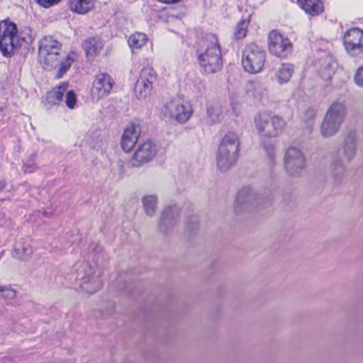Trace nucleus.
<instances>
[{
    "instance_id": "nucleus-1",
    "label": "nucleus",
    "mask_w": 363,
    "mask_h": 363,
    "mask_svg": "<svg viewBox=\"0 0 363 363\" xmlns=\"http://www.w3.org/2000/svg\"><path fill=\"white\" fill-rule=\"evenodd\" d=\"M198 62L207 74L219 72L223 66V59L218 39L214 34L207 33L194 43Z\"/></svg>"
},
{
    "instance_id": "nucleus-2",
    "label": "nucleus",
    "mask_w": 363,
    "mask_h": 363,
    "mask_svg": "<svg viewBox=\"0 0 363 363\" xmlns=\"http://www.w3.org/2000/svg\"><path fill=\"white\" fill-rule=\"evenodd\" d=\"M62 45L52 36L44 37L39 43L38 57L45 69L51 70L58 67L57 78H61L75 60L70 55L60 57Z\"/></svg>"
},
{
    "instance_id": "nucleus-3",
    "label": "nucleus",
    "mask_w": 363,
    "mask_h": 363,
    "mask_svg": "<svg viewBox=\"0 0 363 363\" xmlns=\"http://www.w3.org/2000/svg\"><path fill=\"white\" fill-rule=\"evenodd\" d=\"M240 140L233 132L226 133L222 138L216 152V165L221 172H226L234 167L240 153Z\"/></svg>"
},
{
    "instance_id": "nucleus-4",
    "label": "nucleus",
    "mask_w": 363,
    "mask_h": 363,
    "mask_svg": "<svg viewBox=\"0 0 363 363\" xmlns=\"http://www.w3.org/2000/svg\"><path fill=\"white\" fill-rule=\"evenodd\" d=\"M347 116L344 104L333 102L327 109L320 127V135L325 138L335 136L340 131Z\"/></svg>"
},
{
    "instance_id": "nucleus-5",
    "label": "nucleus",
    "mask_w": 363,
    "mask_h": 363,
    "mask_svg": "<svg viewBox=\"0 0 363 363\" xmlns=\"http://www.w3.org/2000/svg\"><path fill=\"white\" fill-rule=\"evenodd\" d=\"M254 123L262 139L274 138L280 135L286 125L283 118L272 112H259L254 117Z\"/></svg>"
},
{
    "instance_id": "nucleus-6",
    "label": "nucleus",
    "mask_w": 363,
    "mask_h": 363,
    "mask_svg": "<svg viewBox=\"0 0 363 363\" xmlns=\"http://www.w3.org/2000/svg\"><path fill=\"white\" fill-rule=\"evenodd\" d=\"M76 273V281L84 292L93 294L102 287L101 272L89 263L84 262L77 265Z\"/></svg>"
},
{
    "instance_id": "nucleus-7",
    "label": "nucleus",
    "mask_w": 363,
    "mask_h": 363,
    "mask_svg": "<svg viewBox=\"0 0 363 363\" xmlns=\"http://www.w3.org/2000/svg\"><path fill=\"white\" fill-rule=\"evenodd\" d=\"M1 54L6 57L13 55L17 48L21 46V42L25 41L27 44L32 43L30 37L29 40L25 38H20L16 24L9 19L1 21Z\"/></svg>"
},
{
    "instance_id": "nucleus-8",
    "label": "nucleus",
    "mask_w": 363,
    "mask_h": 363,
    "mask_svg": "<svg viewBox=\"0 0 363 363\" xmlns=\"http://www.w3.org/2000/svg\"><path fill=\"white\" fill-rule=\"evenodd\" d=\"M265 63V52L255 43L247 45L242 51V65L244 69L251 74L262 71Z\"/></svg>"
},
{
    "instance_id": "nucleus-9",
    "label": "nucleus",
    "mask_w": 363,
    "mask_h": 363,
    "mask_svg": "<svg viewBox=\"0 0 363 363\" xmlns=\"http://www.w3.org/2000/svg\"><path fill=\"white\" fill-rule=\"evenodd\" d=\"M164 113L178 123H184L191 118L193 110L191 106L184 99L174 98L166 103Z\"/></svg>"
},
{
    "instance_id": "nucleus-10",
    "label": "nucleus",
    "mask_w": 363,
    "mask_h": 363,
    "mask_svg": "<svg viewBox=\"0 0 363 363\" xmlns=\"http://www.w3.org/2000/svg\"><path fill=\"white\" fill-rule=\"evenodd\" d=\"M262 203V199L257 193L249 186L241 189L235 201V211L237 213L246 211H252L258 208Z\"/></svg>"
},
{
    "instance_id": "nucleus-11",
    "label": "nucleus",
    "mask_w": 363,
    "mask_h": 363,
    "mask_svg": "<svg viewBox=\"0 0 363 363\" xmlns=\"http://www.w3.org/2000/svg\"><path fill=\"white\" fill-rule=\"evenodd\" d=\"M284 165L289 175H298L305 169L306 157L301 150L291 147L287 149L284 154Z\"/></svg>"
},
{
    "instance_id": "nucleus-12",
    "label": "nucleus",
    "mask_w": 363,
    "mask_h": 363,
    "mask_svg": "<svg viewBox=\"0 0 363 363\" xmlns=\"http://www.w3.org/2000/svg\"><path fill=\"white\" fill-rule=\"evenodd\" d=\"M268 48L272 55L284 58L291 53L292 44L288 38L274 30L268 35Z\"/></svg>"
},
{
    "instance_id": "nucleus-13",
    "label": "nucleus",
    "mask_w": 363,
    "mask_h": 363,
    "mask_svg": "<svg viewBox=\"0 0 363 363\" xmlns=\"http://www.w3.org/2000/svg\"><path fill=\"white\" fill-rule=\"evenodd\" d=\"M343 43L347 52L353 56L363 53V31L354 28L347 30L344 37Z\"/></svg>"
},
{
    "instance_id": "nucleus-14",
    "label": "nucleus",
    "mask_w": 363,
    "mask_h": 363,
    "mask_svg": "<svg viewBox=\"0 0 363 363\" xmlns=\"http://www.w3.org/2000/svg\"><path fill=\"white\" fill-rule=\"evenodd\" d=\"M157 151L156 145L150 140H146L135 152L132 160L133 166L140 167L150 162L156 155Z\"/></svg>"
},
{
    "instance_id": "nucleus-15",
    "label": "nucleus",
    "mask_w": 363,
    "mask_h": 363,
    "mask_svg": "<svg viewBox=\"0 0 363 363\" xmlns=\"http://www.w3.org/2000/svg\"><path fill=\"white\" fill-rule=\"evenodd\" d=\"M114 84L115 82L109 74L99 73L93 82L92 94L98 99L105 97L110 94Z\"/></svg>"
},
{
    "instance_id": "nucleus-16",
    "label": "nucleus",
    "mask_w": 363,
    "mask_h": 363,
    "mask_svg": "<svg viewBox=\"0 0 363 363\" xmlns=\"http://www.w3.org/2000/svg\"><path fill=\"white\" fill-rule=\"evenodd\" d=\"M180 216V208L177 206H169L166 207L160 216L159 223L160 230L167 233L172 230L178 223Z\"/></svg>"
},
{
    "instance_id": "nucleus-17",
    "label": "nucleus",
    "mask_w": 363,
    "mask_h": 363,
    "mask_svg": "<svg viewBox=\"0 0 363 363\" xmlns=\"http://www.w3.org/2000/svg\"><path fill=\"white\" fill-rule=\"evenodd\" d=\"M180 216V208L177 206H169L166 207L160 216L159 223L160 230L167 233L172 230L178 223Z\"/></svg>"
},
{
    "instance_id": "nucleus-18",
    "label": "nucleus",
    "mask_w": 363,
    "mask_h": 363,
    "mask_svg": "<svg viewBox=\"0 0 363 363\" xmlns=\"http://www.w3.org/2000/svg\"><path fill=\"white\" fill-rule=\"evenodd\" d=\"M141 133L138 123L133 122L128 124L124 130L121 138V147L123 151L129 152L135 146Z\"/></svg>"
},
{
    "instance_id": "nucleus-19",
    "label": "nucleus",
    "mask_w": 363,
    "mask_h": 363,
    "mask_svg": "<svg viewBox=\"0 0 363 363\" xmlns=\"http://www.w3.org/2000/svg\"><path fill=\"white\" fill-rule=\"evenodd\" d=\"M207 122L211 125L221 122L226 113V108L223 103L213 100L207 104Z\"/></svg>"
},
{
    "instance_id": "nucleus-20",
    "label": "nucleus",
    "mask_w": 363,
    "mask_h": 363,
    "mask_svg": "<svg viewBox=\"0 0 363 363\" xmlns=\"http://www.w3.org/2000/svg\"><path fill=\"white\" fill-rule=\"evenodd\" d=\"M33 252L30 240L27 238H20L14 243L12 256L18 260L28 261L30 259Z\"/></svg>"
},
{
    "instance_id": "nucleus-21",
    "label": "nucleus",
    "mask_w": 363,
    "mask_h": 363,
    "mask_svg": "<svg viewBox=\"0 0 363 363\" xmlns=\"http://www.w3.org/2000/svg\"><path fill=\"white\" fill-rule=\"evenodd\" d=\"M342 146L345 156L349 161H351L356 156L357 151L356 130L350 129L345 133Z\"/></svg>"
},
{
    "instance_id": "nucleus-22",
    "label": "nucleus",
    "mask_w": 363,
    "mask_h": 363,
    "mask_svg": "<svg viewBox=\"0 0 363 363\" xmlns=\"http://www.w3.org/2000/svg\"><path fill=\"white\" fill-rule=\"evenodd\" d=\"M316 65L319 67V74L325 79L330 78L337 67L336 60L329 55H324L318 60Z\"/></svg>"
},
{
    "instance_id": "nucleus-23",
    "label": "nucleus",
    "mask_w": 363,
    "mask_h": 363,
    "mask_svg": "<svg viewBox=\"0 0 363 363\" xmlns=\"http://www.w3.org/2000/svg\"><path fill=\"white\" fill-rule=\"evenodd\" d=\"M68 87L67 82H63L62 84L55 86L52 90L47 92L43 103L48 108L57 105L62 101L64 93Z\"/></svg>"
},
{
    "instance_id": "nucleus-24",
    "label": "nucleus",
    "mask_w": 363,
    "mask_h": 363,
    "mask_svg": "<svg viewBox=\"0 0 363 363\" xmlns=\"http://www.w3.org/2000/svg\"><path fill=\"white\" fill-rule=\"evenodd\" d=\"M300 7L308 15L316 16L324 11L323 4L320 0H298Z\"/></svg>"
},
{
    "instance_id": "nucleus-25",
    "label": "nucleus",
    "mask_w": 363,
    "mask_h": 363,
    "mask_svg": "<svg viewBox=\"0 0 363 363\" xmlns=\"http://www.w3.org/2000/svg\"><path fill=\"white\" fill-rule=\"evenodd\" d=\"M69 9L78 14H86L94 7V0H69Z\"/></svg>"
},
{
    "instance_id": "nucleus-26",
    "label": "nucleus",
    "mask_w": 363,
    "mask_h": 363,
    "mask_svg": "<svg viewBox=\"0 0 363 363\" xmlns=\"http://www.w3.org/2000/svg\"><path fill=\"white\" fill-rule=\"evenodd\" d=\"M103 42L99 38H89L83 44L87 57H93L98 55L103 48Z\"/></svg>"
},
{
    "instance_id": "nucleus-27",
    "label": "nucleus",
    "mask_w": 363,
    "mask_h": 363,
    "mask_svg": "<svg viewBox=\"0 0 363 363\" xmlns=\"http://www.w3.org/2000/svg\"><path fill=\"white\" fill-rule=\"evenodd\" d=\"M294 73V67L291 64H282L276 73V79L278 84L287 83Z\"/></svg>"
},
{
    "instance_id": "nucleus-28",
    "label": "nucleus",
    "mask_w": 363,
    "mask_h": 363,
    "mask_svg": "<svg viewBox=\"0 0 363 363\" xmlns=\"http://www.w3.org/2000/svg\"><path fill=\"white\" fill-rule=\"evenodd\" d=\"M142 202L145 213L150 217L155 216L157 208V196L153 194L147 195L143 198Z\"/></svg>"
},
{
    "instance_id": "nucleus-29",
    "label": "nucleus",
    "mask_w": 363,
    "mask_h": 363,
    "mask_svg": "<svg viewBox=\"0 0 363 363\" xmlns=\"http://www.w3.org/2000/svg\"><path fill=\"white\" fill-rule=\"evenodd\" d=\"M153 85L147 84L140 79H138L135 92V95L138 99H145L150 95L152 90Z\"/></svg>"
},
{
    "instance_id": "nucleus-30",
    "label": "nucleus",
    "mask_w": 363,
    "mask_h": 363,
    "mask_svg": "<svg viewBox=\"0 0 363 363\" xmlns=\"http://www.w3.org/2000/svg\"><path fill=\"white\" fill-rule=\"evenodd\" d=\"M331 173L336 183H340L345 174V167L341 160H335L331 164Z\"/></svg>"
},
{
    "instance_id": "nucleus-31",
    "label": "nucleus",
    "mask_w": 363,
    "mask_h": 363,
    "mask_svg": "<svg viewBox=\"0 0 363 363\" xmlns=\"http://www.w3.org/2000/svg\"><path fill=\"white\" fill-rule=\"evenodd\" d=\"M147 42L146 35L143 33H135L130 36L128 43L131 49H140Z\"/></svg>"
},
{
    "instance_id": "nucleus-32",
    "label": "nucleus",
    "mask_w": 363,
    "mask_h": 363,
    "mask_svg": "<svg viewBox=\"0 0 363 363\" xmlns=\"http://www.w3.org/2000/svg\"><path fill=\"white\" fill-rule=\"evenodd\" d=\"M157 79L155 71L151 67H146L142 69L139 79L153 85Z\"/></svg>"
},
{
    "instance_id": "nucleus-33",
    "label": "nucleus",
    "mask_w": 363,
    "mask_h": 363,
    "mask_svg": "<svg viewBox=\"0 0 363 363\" xmlns=\"http://www.w3.org/2000/svg\"><path fill=\"white\" fill-rule=\"evenodd\" d=\"M199 231V221L196 217H191L186 225V235L191 238L196 236Z\"/></svg>"
},
{
    "instance_id": "nucleus-34",
    "label": "nucleus",
    "mask_w": 363,
    "mask_h": 363,
    "mask_svg": "<svg viewBox=\"0 0 363 363\" xmlns=\"http://www.w3.org/2000/svg\"><path fill=\"white\" fill-rule=\"evenodd\" d=\"M249 20H241L235 29V37L242 39L246 36Z\"/></svg>"
},
{
    "instance_id": "nucleus-35",
    "label": "nucleus",
    "mask_w": 363,
    "mask_h": 363,
    "mask_svg": "<svg viewBox=\"0 0 363 363\" xmlns=\"http://www.w3.org/2000/svg\"><path fill=\"white\" fill-rule=\"evenodd\" d=\"M76 101H77V99H76V96H75L74 91H72V90L68 91L67 92L66 96H65L66 106L69 108L73 109L74 108Z\"/></svg>"
},
{
    "instance_id": "nucleus-36",
    "label": "nucleus",
    "mask_w": 363,
    "mask_h": 363,
    "mask_svg": "<svg viewBox=\"0 0 363 363\" xmlns=\"http://www.w3.org/2000/svg\"><path fill=\"white\" fill-rule=\"evenodd\" d=\"M16 296V291L10 286L1 287V297L6 298V300H12Z\"/></svg>"
},
{
    "instance_id": "nucleus-37",
    "label": "nucleus",
    "mask_w": 363,
    "mask_h": 363,
    "mask_svg": "<svg viewBox=\"0 0 363 363\" xmlns=\"http://www.w3.org/2000/svg\"><path fill=\"white\" fill-rule=\"evenodd\" d=\"M354 82L358 86L363 87V65L357 69L354 77Z\"/></svg>"
},
{
    "instance_id": "nucleus-38",
    "label": "nucleus",
    "mask_w": 363,
    "mask_h": 363,
    "mask_svg": "<svg viewBox=\"0 0 363 363\" xmlns=\"http://www.w3.org/2000/svg\"><path fill=\"white\" fill-rule=\"evenodd\" d=\"M316 116V111L315 109L308 108L305 113V117L307 120L308 125H312Z\"/></svg>"
},
{
    "instance_id": "nucleus-39",
    "label": "nucleus",
    "mask_w": 363,
    "mask_h": 363,
    "mask_svg": "<svg viewBox=\"0 0 363 363\" xmlns=\"http://www.w3.org/2000/svg\"><path fill=\"white\" fill-rule=\"evenodd\" d=\"M60 1V0H37L38 4L45 8H49Z\"/></svg>"
},
{
    "instance_id": "nucleus-40",
    "label": "nucleus",
    "mask_w": 363,
    "mask_h": 363,
    "mask_svg": "<svg viewBox=\"0 0 363 363\" xmlns=\"http://www.w3.org/2000/svg\"><path fill=\"white\" fill-rule=\"evenodd\" d=\"M267 154L269 156V158L273 161L275 158V150L273 145H270L269 147L264 146Z\"/></svg>"
},
{
    "instance_id": "nucleus-41",
    "label": "nucleus",
    "mask_w": 363,
    "mask_h": 363,
    "mask_svg": "<svg viewBox=\"0 0 363 363\" xmlns=\"http://www.w3.org/2000/svg\"><path fill=\"white\" fill-rule=\"evenodd\" d=\"M109 311L107 313V315H111V313H113V311H115V304L113 303H109Z\"/></svg>"
},
{
    "instance_id": "nucleus-42",
    "label": "nucleus",
    "mask_w": 363,
    "mask_h": 363,
    "mask_svg": "<svg viewBox=\"0 0 363 363\" xmlns=\"http://www.w3.org/2000/svg\"><path fill=\"white\" fill-rule=\"evenodd\" d=\"M1 363H12V361L10 358L4 357L3 359V362H1Z\"/></svg>"
},
{
    "instance_id": "nucleus-43",
    "label": "nucleus",
    "mask_w": 363,
    "mask_h": 363,
    "mask_svg": "<svg viewBox=\"0 0 363 363\" xmlns=\"http://www.w3.org/2000/svg\"><path fill=\"white\" fill-rule=\"evenodd\" d=\"M44 215H45V216H48V213H47V212H46V211H44Z\"/></svg>"
}]
</instances>
